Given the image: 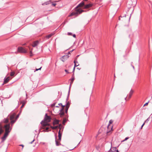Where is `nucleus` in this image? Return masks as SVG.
Instances as JSON below:
<instances>
[{"label":"nucleus","mask_w":152,"mask_h":152,"mask_svg":"<svg viewBox=\"0 0 152 152\" xmlns=\"http://www.w3.org/2000/svg\"><path fill=\"white\" fill-rule=\"evenodd\" d=\"M8 122V119L7 118H4L2 122L0 123V135L4 132L3 129L4 127L5 128V131L4 136L1 138L2 142H4L5 140L11 129L10 128V124L5 125L3 124V122L7 123Z\"/></svg>","instance_id":"obj_1"},{"label":"nucleus","mask_w":152,"mask_h":152,"mask_svg":"<svg viewBox=\"0 0 152 152\" xmlns=\"http://www.w3.org/2000/svg\"><path fill=\"white\" fill-rule=\"evenodd\" d=\"M84 11L83 10L80 9H78L76 10V12H72L70 15V16H72L74 15H76L80 14Z\"/></svg>","instance_id":"obj_2"},{"label":"nucleus","mask_w":152,"mask_h":152,"mask_svg":"<svg viewBox=\"0 0 152 152\" xmlns=\"http://www.w3.org/2000/svg\"><path fill=\"white\" fill-rule=\"evenodd\" d=\"M40 123L42 125V129H45L46 131L48 130L49 128L48 127H45L46 126H48L49 124L48 123L45 121H43V120Z\"/></svg>","instance_id":"obj_3"},{"label":"nucleus","mask_w":152,"mask_h":152,"mask_svg":"<svg viewBox=\"0 0 152 152\" xmlns=\"http://www.w3.org/2000/svg\"><path fill=\"white\" fill-rule=\"evenodd\" d=\"M15 114H13L10 116V119L11 120V123L12 125L15 122L16 120H14L13 119L15 118Z\"/></svg>","instance_id":"obj_4"},{"label":"nucleus","mask_w":152,"mask_h":152,"mask_svg":"<svg viewBox=\"0 0 152 152\" xmlns=\"http://www.w3.org/2000/svg\"><path fill=\"white\" fill-rule=\"evenodd\" d=\"M50 120L51 118L50 117L48 116L47 114L46 113L45 115L44 121H45L48 123V122H49L50 121Z\"/></svg>","instance_id":"obj_5"},{"label":"nucleus","mask_w":152,"mask_h":152,"mask_svg":"<svg viewBox=\"0 0 152 152\" xmlns=\"http://www.w3.org/2000/svg\"><path fill=\"white\" fill-rule=\"evenodd\" d=\"M18 52L21 53H25L26 51L22 47H19L18 48Z\"/></svg>","instance_id":"obj_6"},{"label":"nucleus","mask_w":152,"mask_h":152,"mask_svg":"<svg viewBox=\"0 0 152 152\" xmlns=\"http://www.w3.org/2000/svg\"><path fill=\"white\" fill-rule=\"evenodd\" d=\"M61 124H60L59 126V127L60 128V126H61ZM60 129L59 130L58 132V140H59L60 141H61V128H60Z\"/></svg>","instance_id":"obj_7"},{"label":"nucleus","mask_w":152,"mask_h":152,"mask_svg":"<svg viewBox=\"0 0 152 152\" xmlns=\"http://www.w3.org/2000/svg\"><path fill=\"white\" fill-rule=\"evenodd\" d=\"M64 108V107H62L61 109L59 110V111H60V113H59V114L60 115V116L61 117H62L64 116V112L63 111Z\"/></svg>","instance_id":"obj_8"},{"label":"nucleus","mask_w":152,"mask_h":152,"mask_svg":"<svg viewBox=\"0 0 152 152\" xmlns=\"http://www.w3.org/2000/svg\"><path fill=\"white\" fill-rule=\"evenodd\" d=\"M69 57V56H68V55H65L63 56L61 58V60L63 62H64L66 59H67Z\"/></svg>","instance_id":"obj_9"},{"label":"nucleus","mask_w":152,"mask_h":152,"mask_svg":"<svg viewBox=\"0 0 152 152\" xmlns=\"http://www.w3.org/2000/svg\"><path fill=\"white\" fill-rule=\"evenodd\" d=\"M10 79V77H8L7 78L5 77L4 79V83H8Z\"/></svg>","instance_id":"obj_10"},{"label":"nucleus","mask_w":152,"mask_h":152,"mask_svg":"<svg viewBox=\"0 0 152 152\" xmlns=\"http://www.w3.org/2000/svg\"><path fill=\"white\" fill-rule=\"evenodd\" d=\"M113 121L112 120H110L109 121V124L107 126V128H108V129L110 128V126H109L110 124H112L113 123ZM112 128H113V126H111L110 127V128L111 129V130H112Z\"/></svg>","instance_id":"obj_11"},{"label":"nucleus","mask_w":152,"mask_h":152,"mask_svg":"<svg viewBox=\"0 0 152 152\" xmlns=\"http://www.w3.org/2000/svg\"><path fill=\"white\" fill-rule=\"evenodd\" d=\"M39 42L37 41H35L33 43L32 46L33 47H34L37 46L39 44Z\"/></svg>","instance_id":"obj_12"},{"label":"nucleus","mask_w":152,"mask_h":152,"mask_svg":"<svg viewBox=\"0 0 152 152\" xmlns=\"http://www.w3.org/2000/svg\"><path fill=\"white\" fill-rule=\"evenodd\" d=\"M134 92V91L132 90L131 89L129 94V96H128V99H129L132 96V94H133Z\"/></svg>","instance_id":"obj_13"},{"label":"nucleus","mask_w":152,"mask_h":152,"mask_svg":"<svg viewBox=\"0 0 152 152\" xmlns=\"http://www.w3.org/2000/svg\"><path fill=\"white\" fill-rule=\"evenodd\" d=\"M92 6V4H88L86 5L84 7V8L85 9L88 8Z\"/></svg>","instance_id":"obj_14"},{"label":"nucleus","mask_w":152,"mask_h":152,"mask_svg":"<svg viewBox=\"0 0 152 152\" xmlns=\"http://www.w3.org/2000/svg\"><path fill=\"white\" fill-rule=\"evenodd\" d=\"M84 2L82 1L77 6L76 8H77L79 7H82L84 5Z\"/></svg>","instance_id":"obj_15"},{"label":"nucleus","mask_w":152,"mask_h":152,"mask_svg":"<svg viewBox=\"0 0 152 152\" xmlns=\"http://www.w3.org/2000/svg\"><path fill=\"white\" fill-rule=\"evenodd\" d=\"M54 33H52L46 36V37L48 39L50 38L54 34Z\"/></svg>","instance_id":"obj_16"},{"label":"nucleus","mask_w":152,"mask_h":152,"mask_svg":"<svg viewBox=\"0 0 152 152\" xmlns=\"http://www.w3.org/2000/svg\"><path fill=\"white\" fill-rule=\"evenodd\" d=\"M59 122V120L57 119H55L53 121V124L54 125L57 124H58Z\"/></svg>","instance_id":"obj_17"},{"label":"nucleus","mask_w":152,"mask_h":152,"mask_svg":"<svg viewBox=\"0 0 152 152\" xmlns=\"http://www.w3.org/2000/svg\"><path fill=\"white\" fill-rule=\"evenodd\" d=\"M68 99V98L67 97V99H66V103L65 104V106H66V107H67V106H68L69 107V101L67 102Z\"/></svg>","instance_id":"obj_18"},{"label":"nucleus","mask_w":152,"mask_h":152,"mask_svg":"<svg viewBox=\"0 0 152 152\" xmlns=\"http://www.w3.org/2000/svg\"><path fill=\"white\" fill-rule=\"evenodd\" d=\"M55 138H56L55 142H56V145L57 146H58L60 144V143L58 141L56 140V137H55Z\"/></svg>","instance_id":"obj_19"},{"label":"nucleus","mask_w":152,"mask_h":152,"mask_svg":"<svg viewBox=\"0 0 152 152\" xmlns=\"http://www.w3.org/2000/svg\"><path fill=\"white\" fill-rule=\"evenodd\" d=\"M74 63L75 64H74V67H77V66H78V65H79V64H78V65H77L76 64V63H78V62L76 61H75V60H74Z\"/></svg>","instance_id":"obj_20"},{"label":"nucleus","mask_w":152,"mask_h":152,"mask_svg":"<svg viewBox=\"0 0 152 152\" xmlns=\"http://www.w3.org/2000/svg\"><path fill=\"white\" fill-rule=\"evenodd\" d=\"M51 2V1H47L45 3H44L43 4H42V5H48Z\"/></svg>","instance_id":"obj_21"},{"label":"nucleus","mask_w":152,"mask_h":152,"mask_svg":"<svg viewBox=\"0 0 152 152\" xmlns=\"http://www.w3.org/2000/svg\"><path fill=\"white\" fill-rule=\"evenodd\" d=\"M21 111L20 112V113L18 114L16 116V118H15V120H16H16H17V119L18 118H19L20 115V113H21Z\"/></svg>","instance_id":"obj_22"},{"label":"nucleus","mask_w":152,"mask_h":152,"mask_svg":"<svg viewBox=\"0 0 152 152\" xmlns=\"http://www.w3.org/2000/svg\"><path fill=\"white\" fill-rule=\"evenodd\" d=\"M137 4V0H135L133 2V6H135Z\"/></svg>","instance_id":"obj_23"},{"label":"nucleus","mask_w":152,"mask_h":152,"mask_svg":"<svg viewBox=\"0 0 152 152\" xmlns=\"http://www.w3.org/2000/svg\"><path fill=\"white\" fill-rule=\"evenodd\" d=\"M126 14H122L120 16V17L121 18H123L124 17H126Z\"/></svg>","instance_id":"obj_24"},{"label":"nucleus","mask_w":152,"mask_h":152,"mask_svg":"<svg viewBox=\"0 0 152 152\" xmlns=\"http://www.w3.org/2000/svg\"><path fill=\"white\" fill-rule=\"evenodd\" d=\"M15 74V72H12L10 73V76H14Z\"/></svg>","instance_id":"obj_25"},{"label":"nucleus","mask_w":152,"mask_h":152,"mask_svg":"<svg viewBox=\"0 0 152 152\" xmlns=\"http://www.w3.org/2000/svg\"><path fill=\"white\" fill-rule=\"evenodd\" d=\"M68 108L69 107H68V106H67V107H66L65 112L66 113H67Z\"/></svg>","instance_id":"obj_26"},{"label":"nucleus","mask_w":152,"mask_h":152,"mask_svg":"<svg viewBox=\"0 0 152 152\" xmlns=\"http://www.w3.org/2000/svg\"><path fill=\"white\" fill-rule=\"evenodd\" d=\"M58 127V126H54V127H52L53 129H56Z\"/></svg>","instance_id":"obj_27"},{"label":"nucleus","mask_w":152,"mask_h":152,"mask_svg":"<svg viewBox=\"0 0 152 152\" xmlns=\"http://www.w3.org/2000/svg\"><path fill=\"white\" fill-rule=\"evenodd\" d=\"M42 68V66H41L40 68H39V69H36V70L35 71H34V72H35L36 71H38V70H40Z\"/></svg>","instance_id":"obj_28"},{"label":"nucleus","mask_w":152,"mask_h":152,"mask_svg":"<svg viewBox=\"0 0 152 152\" xmlns=\"http://www.w3.org/2000/svg\"><path fill=\"white\" fill-rule=\"evenodd\" d=\"M112 149H113V150H114V151H116L117 150L116 149H117V148L116 147H113L112 148Z\"/></svg>","instance_id":"obj_29"},{"label":"nucleus","mask_w":152,"mask_h":152,"mask_svg":"<svg viewBox=\"0 0 152 152\" xmlns=\"http://www.w3.org/2000/svg\"><path fill=\"white\" fill-rule=\"evenodd\" d=\"M129 138V137H126V138H125V139L124 140H123L122 141V142H124V141H126V140H127V139H128Z\"/></svg>","instance_id":"obj_30"},{"label":"nucleus","mask_w":152,"mask_h":152,"mask_svg":"<svg viewBox=\"0 0 152 152\" xmlns=\"http://www.w3.org/2000/svg\"><path fill=\"white\" fill-rule=\"evenodd\" d=\"M67 34L68 35H72V33L71 32H68L67 33Z\"/></svg>","instance_id":"obj_31"},{"label":"nucleus","mask_w":152,"mask_h":152,"mask_svg":"<svg viewBox=\"0 0 152 152\" xmlns=\"http://www.w3.org/2000/svg\"><path fill=\"white\" fill-rule=\"evenodd\" d=\"M74 80V77H73V76H72V78L71 79V80L72 81V82H73V81Z\"/></svg>","instance_id":"obj_32"},{"label":"nucleus","mask_w":152,"mask_h":152,"mask_svg":"<svg viewBox=\"0 0 152 152\" xmlns=\"http://www.w3.org/2000/svg\"><path fill=\"white\" fill-rule=\"evenodd\" d=\"M73 82H72V81H71V82H70V87H69V88H70V86H71V85L72 84ZM69 90L70 89H69V92H68V95H69Z\"/></svg>","instance_id":"obj_33"},{"label":"nucleus","mask_w":152,"mask_h":152,"mask_svg":"<svg viewBox=\"0 0 152 152\" xmlns=\"http://www.w3.org/2000/svg\"><path fill=\"white\" fill-rule=\"evenodd\" d=\"M108 152H114V151L111 149L110 148L109 151Z\"/></svg>","instance_id":"obj_34"},{"label":"nucleus","mask_w":152,"mask_h":152,"mask_svg":"<svg viewBox=\"0 0 152 152\" xmlns=\"http://www.w3.org/2000/svg\"><path fill=\"white\" fill-rule=\"evenodd\" d=\"M111 132V131L110 130L109 131H108L107 133V135H109L110 134V132Z\"/></svg>","instance_id":"obj_35"},{"label":"nucleus","mask_w":152,"mask_h":152,"mask_svg":"<svg viewBox=\"0 0 152 152\" xmlns=\"http://www.w3.org/2000/svg\"><path fill=\"white\" fill-rule=\"evenodd\" d=\"M148 121H149L148 118L146 120V121H145L144 123H145V122H147Z\"/></svg>","instance_id":"obj_36"},{"label":"nucleus","mask_w":152,"mask_h":152,"mask_svg":"<svg viewBox=\"0 0 152 152\" xmlns=\"http://www.w3.org/2000/svg\"><path fill=\"white\" fill-rule=\"evenodd\" d=\"M59 105H62V107H64H64L65 106V105H64V106L62 105V104H61V103H60V104H59Z\"/></svg>","instance_id":"obj_37"},{"label":"nucleus","mask_w":152,"mask_h":152,"mask_svg":"<svg viewBox=\"0 0 152 152\" xmlns=\"http://www.w3.org/2000/svg\"><path fill=\"white\" fill-rule=\"evenodd\" d=\"M145 124V123H144L142 124V125L141 126V129H142L143 127V126Z\"/></svg>","instance_id":"obj_38"},{"label":"nucleus","mask_w":152,"mask_h":152,"mask_svg":"<svg viewBox=\"0 0 152 152\" xmlns=\"http://www.w3.org/2000/svg\"><path fill=\"white\" fill-rule=\"evenodd\" d=\"M72 36H73V37L74 38H75L76 37V35L75 34H74L73 35H72Z\"/></svg>","instance_id":"obj_39"},{"label":"nucleus","mask_w":152,"mask_h":152,"mask_svg":"<svg viewBox=\"0 0 152 152\" xmlns=\"http://www.w3.org/2000/svg\"><path fill=\"white\" fill-rule=\"evenodd\" d=\"M148 102H147L146 103H145L144 105V106H145V105H148Z\"/></svg>","instance_id":"obj_40"},{"label":"nucleus","mask_w":152,"mask_h":152,"mask_svg":"<svg viewBox=\"0 0 152 152\" xmlns=\"http://www.w3.org/2000/svg\"><path fill=\"white\" fill-rule=\"evenodd\" d=\"M55 105V103H53V104H51V106H52V107L54 106Z\"/></svg>","instance_id":"obj_41"},{"label":"nucleus","mask_w":152,"mask_h":152,"mask_svg":"<svg viewBox=\"0 0 152 152\" xmlns=\"http://www.w3.org/2000/svg\"><path fill=\"white\" fill-rule=\"evenodd\" d=\"M65 72L66 73H69V72H68V70H66V69H65Z\"/></svg>","instance_id":"obj_42"},{"label":"nucleus","mask_w":152,"mask_h":152,"mask_svg":"<svg viewBox=\"0 0 152 152\" xmlns=\"http://www.w3.org/2000/svg\"><path fill=\"white\" fill-rule=\"evenodd\" d=\"M56 5V4H55V3H54V4H52V5L53 6H55Z\"/></svg>","instance_id":"obj_43"},{"label":"nucleus","mask_w":152,"mask_h":152,"mask_svg":"<svg viewBox=\"0 0 152 152\" xmlns=\"http://www.w3.org/2000/svg\"><path fill=\"white\" fill-rule=\"evenodd\" d=\"M75 67L74 66V67L73 68V72H74L75 71Z\"/></svg>","instance_id":"obj_44"},{"label":"nucleus","mask_w":152,"mask_h":152,"mask_svg":"<svg viewBox=\"0 0 152 152\" xmlns=\"http://www.w3.org/2000/svg\"><path fill=\"white\" fill-rule=\"evenodd\" d=\"M24 105H25V104L24 103H23L22 104V106H21V108H22V107H23L24 106Z\"/></svg>","instance_id":"obj_45"},{"label":"nucleus","mask_w":152,"mask_h":152,"mask_svg":"<svg viewBox=\"0 0 152 152\" xmlns=\"http://www.w3.org/2000/svg\"><path fill=\"white\" fill-rule=\"evenodd\" d=\"M73 50H71V51H70L69 52H68V54H70V53H71L72 52V51Z\"/></svg>","instance_id":"obj_46"},{"label":"nucleus","mask_w":152,"mask_h":152,"mask_svg":"<svg viewBox=\"0 0 152 152\" xmlns=\"http://www.w3.org/2000/svg\"><path fill=\"white\" fill-rule=\"evenodd\" d=\"M34 140H34V139L33 140L32 142H30V143H31V144H32V143H33V142L34 141Z\"/></svg>","instance_id":"obj_47"},{"label":"nucleus","mask_w":152,"mask_h":152,"mask_svg":"<svg viewBox=\"0 0 152 152\" xmlns=\"http://www.w3.org/2000/svg\"><path fill=\"white\" fill-rule=\"evenodd\" d=\"M20 146H21L23 148V146H24V145H19Z\"/></svg>","instance_id":"obj_48"},{"label":"nucleus","mask_w":152,"mask_h":152,"mask_svg":"<svg viewBox=\"0 0 152 152\" xmlns=\"http://www.w3.org/2000/svg\"><path fill=\"white\" fill-rule=\"evenodd\" d=\"M131 65H132V66L133 67V69H134V66L133 65H132V64Z\"/></svg>","instance_id":"obj_49"},{"label":"nucleus","mask_w":152,"mask_h":152,"mask_svg":"<svg viewBox=\"0 0 152 152\" xmlns=\"http://www.w3.org/2000/svg\"><path fill=\"white\" fill-rule=\"evenodd\" d=\"M131 14H130V16H129V19H130V17H131Z\"/></svg>","instance_id":"obj_50"},{"label":"nucleus","mask_w":152,"mask_h":152,"mask_svg":"<svg viewBox=\"0 0 152 152\" xmlns=\"http://www.w3.org/2000/svg\"><path fill=\"white\" fill-rule=\"evenodd\" d=\"M127 97V96L125 98V100H126Z\"/></svg>","instance_id":"obj_51"},{"label":"nucleus","mask_w":152,"mask_h":152,"mask_svg":"<svg viewBox=\"0 0 152 152\" xmlns=\"http://www.w3.org/2000/svg\"><path fill=\"white\" fill-rule=\"evenodd\" d=\"M116 152H119L118 150H116Z\"/></svg>","instance_id":"obj_52"},{"label":"nucleus","mask_w":152,"mask_h":152,"mask_svg":"<svg viewBox=\"0 0 152 152\" xmlns=\"http://www.w3.org/2000/svg\"><path fill=\"white\" fill-rule=\"evenodd\" d=\"M120 17L119 18L118 20H121V19H120Z\"/></svg>","instance_id":"obj_53"},{"label":"nucleus","mask_w":152,"mask_h":152,"mask_svg":"<svg viewBox=\"0 0 152 152\" xmlns=\"http://www.w3.org/2000/svg\"><path fill=\"white\" fill-rule=\"evenodd\" d=\"M83 0L84 1H87V0Z\"/></svg>","instance_id":"obj_54"},{"label":"nucleus","mask_w":152,"mask_h":152,"mask_svg":"<svg viewBox=\"0 0 152 152\" xmlns=\"http://www.w3.org/2000/svg\"><path fill=\"white\" fill-rule=\"evenodd\" d=\"M123 111H124V110H122V113H123Z\"/></svg>","instance_id":"obj_55"},{"label":"nucleus","mask_w":152,"mask_h":152,"mask_svg":"<svg viewBox=\"0 0 152 152\" xmlns=\"http://www.w3.org/2000/svg\"><path fill=\"white\" fill-rule=\"evenodd\" d=\"M42 144H45V143H44V142H43V143H42Z\"/></svg>","instance_id":"obj_56"},{"label":"nucleus","mask_w":152,"mask_h":152,"mask_svg":"<svg viewBox=\"0 0 152 152\" xmlns=\"http://www.w3.org/2000/svg\"><path fill=\"white\" fill-rule=\"evenodd\" d=\"M56 107H58V106H56Z\"/></svg>","instance_id":"obj_57"},{"label":"nucleus","mask_w":152,"mask_h":152,"mask_svg":"<svg viewBox=\"0 0 152 152\" xmlns=\"http://www.w3.org/2000/svg\"><path fill=\"white\" fill-rule=\"evenodd\" d=\"M37 131L36 130H35V132H37V131Z\"/></svg>","instance_id":"obj_58"},{"label":"nucleus","mask_w":152,"mask_h":152,"mask_svg":"<svg viewBox=\"0 0 152 152\" xmlns=\"http://www.w3.org/2000/svg\"><path fill=\"white\" fill-rule=\"evenodd\" d=\"M151 98L152 99V96L151 97Z\"/></svg>","instance_id":"obj_59"}]
</instances>
